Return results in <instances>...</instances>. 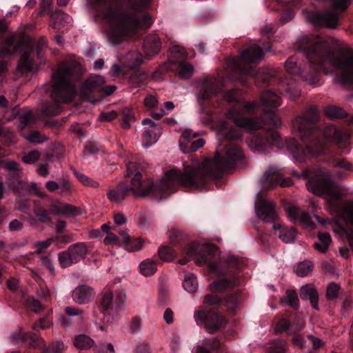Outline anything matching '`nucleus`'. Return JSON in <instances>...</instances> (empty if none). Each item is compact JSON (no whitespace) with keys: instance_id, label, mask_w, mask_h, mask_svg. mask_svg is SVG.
Wrapping results in <instances>:
<instances>
[{"instance_id":"nucleus-1","label":"nucleus","mask_w":353,"mask_h":353,"mask_svg":"<svg viewBox=\"0 0 353 353\" xmlns=\"http://www.w3.org/2000/svg\"><path fill=\"white\" fill-rule=\"evenodd\" d=\"M330 40L323 41L315 35L304 36L299 40V50L310 63L308 70H302L295 57H291L285 62L287 72L300 76L310 85H316L319 80L317 65L326 74H332L336 70L343 74L338 76L335 82L340 84H353V55L332 52Z\"/></svg>"},{"instance_id":"nucleus-2","label":"nucleus","mask_w":353,"mask_h":353,"mask_svg":"<svg viewBox=\"0 0 353 353\" xmlns=\"http://www.w3.org/2000/svg\"><path fill=\"white\" fill-rule=\"evenodd\" d=\"M147 3V0L139 6H129L130 10L119 8L114 0H88V4L94 13L96 21L104 23L107 27L108 41L117 46L134 35L140 29H147L153 23L147 14L139 15L136 10Z\"/></svg>"},{"instance_id":"nucleus-3","label":"nucleus","mask_w":353,"mask_h":353,"mask_svg":"<svg viewBox=\"0 0 353 353\" xmlns=\"http://www.w3.org/2000/svg\"><path fill=\"white\" fill-rule=\"evenodd\" d=\"M243 157L242 150L236 145L227 148L225 156L219 159L216 155L213 159L192 162L183 170L173 169L168 171L158 187L161 191H174L179 185L185 187L201 188L210 176H216L224 168L240 161Z\"/></svg>"},{"instance_id":"nucleus-4","label":"nucleus","mask_w":353,"mask_h":353,"mask_svg":"<svg viewBox=\"0 0 353 353\" xmlns=\"http://www.w3.org/2000/svg\"><path fill=\"white\" fill-rule=\"evenodd\" d=\"M319 117L316 105H311L302 115L292 121L293 133L299 136L304 142L308 152L312 155L323 154L328 141L342 144L347 135L335 126H329L323 132L313 128Z\"/></svg>"},{"instance_id":"nucleus-5","label":"nucleus","mask_w":353,"mask_h":353,"mask_svg":"<svg viewBox=\"0 0 353 353\" xmlns=\"http://www.w3.org/2000/svg\"><path fill=\"white\" fill-rule=\"evenodd\" d=\"M307 190L316 195H324L329 208L343 220L353 225V201H341L339 185L330 180V173L325 169H319L306 183ZM350 245L353 250V229L346 231Z\"/></svg>"},{"instance_id":"nucleus-6","label":"nucleus","mask_w":353,"mask_h":353,"mask_svg":"<svg viewBox=\"0 0 353 353\" xmlns=\"http://www.w3.org/2000/svg\"><path fill=\"white\" fill-rule=\"evenodd\" d=\"M74 70L73 64H63L53 73L51 97L54 102L42 105L43 115L57 114L61 111L59 103L68 102L73 98L75 90L71 81L74 76Z\"/></svg>"},{"instance_id":"nucleus-7","label":"nucleus","mask_w":353,"mask_h":353,"mask_svg":"<svg viewBox=\"0 0 353 353\" xmlns=\"http://www.w3.org/2000/svg\"><path fill=\"white\" fill-rule=\"evenodd\" d=\"M19 49L21 50V54L17 64V69L21 73H28L32 68V59L30 57L34 49L32 39L16 36L9 37L0 46V57H12Z\"/></svg>"},{"instance_id":"nucleus-8","label":"nucleus","mask_w":353,"mask_h":353,"mask_svg":"<svg viewBox=\"0 0 353 353\" xmlns=\"http://www.w3.org/2000/svg\"><path fill=\"white\" fill-rule=\"evenodd\" d=\"M259 104L256 102L246 103L241 110L231 109L227 114V117L234 122L236 127L243 128L251 132L263 128V123L259 119H247L244 117L245 113H251Z\"/></svg>"},{"instance_id":"nucleus-9","label":"nucleus","mask_w":353,"mask_h":353,"mask_svg":"<svg viewBox=\"0 0 353 353\" xmlns=\"http://www.w3.org/2000/svg\"><path fill=\"white\" fill-rule=\"evenodd\" d=\"M255 214L257 218L261 219L264 222L270 223L272 225L280 220L275 203L269 198L263 197L261 190L256 194Z\"/></svg>"},{"instance_id":"nucleus-10","label":"nucleus","mask_w":353,"mask_h":353,"mask_svg":"<svg viewBox=\"0 0 353 353\" xmlns=\"http://www.w3.org/2000/svg\"><path fill=\"white\" fill-rule=\"evenodd\" d=\"M194 318L197 325L205 323L209 333H214L225 325V318L214 310L201 309L194 312Z\"/></svg>"},{"instance_id":"nucleus-11","label":"nucleus","mask_w":353,"mask_h":353,"mask_svg":"<svg viewBox=\"0 0 353 353\" xmlns=\"http://www.w3.org/2000/svg\"><path fill=\"white\" fill-rule=\"evenodd\" d=\"M126 300V293L124 291L104 290L99 296L98 309L101 313L109 310H118L122 307Z\"/></svg>"},{"instance_id":"nucleus-12","label":"nucleus","mask_w":353,"mask_h":353,"mask_svg":"<svg viewBox=\"0 0 353 353\" xmlns=\"http://www.w3.org/2000/svg\"><path fill=\"white\" fill-rule=\"evenodd\" d=\"M88 253L85 243L79 242L70 245L67 250L58 254V259L62 268H68L83 260Z\"/></svg>"},{"instance_id":"nucleus-13","label":"nucleus","mask_w":353,"mask_h":353,"mask_svg":"<svg viewBox=\"0 0 353 353\" xmlns=\"http://www.w3.org/2000/svg\"><path fill=\"white\" fill-rule=\"evenodd\" d=\"M306 18L315 26H325L329 28H336L339 22V14L336 10L323 12L311 11L307 13Z\"/></svg>"},{"instance_id":"nucleus-14","label":"nucleus","mask_w":353,"mask_h":353,"mask_svg":"<svg viewBox=\"0 0 353 353\" xmlns=\"http://www.w3.org/2000/svg\"><path fill=\"white\" fill-rule=\"evenodd\" d=\"M141 177L140 172H136L131 179L130 186H128L130 195L134 198L151 196L154 193L155 186L154 184L152 183L145 184Z\"/></svg>"},{"instance_id":"nucleus-15","label":"nucleus","mask_w":353,"mask_h":353,"mask_svg":"<svg viewBox=\"0 0 353 353\" xmlns=\"http://www.w3.org/2000/svg\"><path fill=\"white\" fill-rule=\"evenodd\" d=\"M279 171V168L276 165H270L267 168L259 179V183L263 188H272L279 182L281 187H288L292 184V179L290 177L279 180L275 179L274 175Z\"/></svg>"},{"instance_id":"nucleus-16","label":"nucleus","mask_w":353,"mask_h":353,"mask_svg":"<svg viewBox=\"0 0 353 353\" xmlns=\"http://www.w3.org/2000/svg\"><path fill=\"white\" fill-rule=\"evenodd\" d=\"M142 124L145 125L143 132L145 143H143V146L148 148L158 141L161 128L159 124L148 118L143 119Z\"/></svg>"},{"instance_id":"nucleus-17","label":"nucleus","mask_w":353,"mask_h":353,"mask_svg":"<svg viewBox=\"0 0 353 353\" xmlns=\"http://www.w3.org/2000/svg\"><path fill=\"white\" fill-rule=\"evenodd\" d=\"M215 249L214 247L192 244L188 249V254L194 258L196 264L203 265L208 262Z\"/></svg>"},{"instance_id":"nucleus-18","label":"nucleus","mask_w":353,"mask_h":353,"mask_svg":"<svg viewBox=\"0 0 353 353\" xmlns=\"http://www.w3.org/2000/svg\"><path fill=\"white\" fill-rule=\"evenodd\" d=\"M241 61L240 58H232L229 61V64L234 68L239 69L242 76L254 78L256 84L259 81H266L270 77V74L264 69L255 71L252 68H241Z\"/></svg>"},{"instance_id":"nucleus-19","label":"nucleus","mask_w":353,"mask_h":353,"mask_svg":"<svg viewBox=\"0 0 353 353\" xmlns=\"http://www.w3.org/2000/svg\"><path fill=\"white\" fill-rule=\"evenodd\" d=\"M10 339L14 345L27 342L30 347L45 346L44 341L41 338H39L34 334L23 332L21 329L12 334L10 336Z\"/></svg>"},{"instance_id":"nucleus-20","label":"nucleus","mask_w":353,"mask_h":353,"mask_svg":"<svg viewBox=\"0 0 353 353\" xmlns=\"http://www.w3.org/2000/svg\"><path fill=\"white\" fill-rule=\"evenodd\" d=\"M272 228L275 234L278 233V237L285 243H294L298 235V232L294 227L286 226L281 219L274 223Z\"/></svg>"},{"instance_id":"nucleus-21","label":"nucleus","mask_w":353,"mask_h":353,"mask_svg":"<svg viewBox=\"0 0 353 353\" xmlns=\"http://www.w3.org/2000/svg\"><path fill=\"white\" fill-rule=\"evenodd\" d=\"M11 189L14 194L20 196L29 195L32 192L40 198H43L45 196V194L40 190L37 184L34 182L29 184L25 181H17L12 183Z\"/></svg>"},{"instance_id":"nucleus-22","label":"nucleus","mask_w":353,"mask_h":353,"mask_svg":"<svg viewBox=\"0 0 353 353\" xmlns=\"http://www.w3.org/2000/svg\"><path fill=\"white\" fill-rule=\"evenodd\" d=\"M78 208L59 201H54L49 205V213L54 215L73 217L77 215Z\"/></svg>"},{"instance_id":"nucleus-23","label":"nucleus","mask_w":353,"mask_h":353,"mask_svg":"<svg viewBox=\"0 0 353 353\" xmlns=\"http://www.w3.org/2000/svg\"><path fill=\"white\" fill-rule=\"evenodd\" d=\"M94 294V289L88 285H79L72 292L73 301L79 304L88 303Z\"/></svg>"},{"instance_id":"nucleus-24","label":"nucleus","mask_w":353,"mask_h":353,"mask_svg":"<svg viewBox=\"0 0 353 353\" xmlns=\"http://www.w3.org/2000/svg\"><path fill=\"white\" fill-rule=\"evenodd\" d=\"M105 81L102 76H92L85 81L81 85L79 93L87 95L95 91H102Z\"/></svg>"},{"instance_id":"nucleus-25","label":"nucleus","mask_w":353,"mask_h":353,"mask_svg":"<svg viewBox=\"0 0 353 353\" xmlns=\"http://www.w3.org/2000/svg\"><path fill=\"white\" fill-rule=\"evenodd\" d=\"M270 49L267 48L265 51L257 45H252L250 48L241 51V55L242 59L249 63H257L260 61L265 52H269Z\"/></svg>"},{"instance_id":"nucleus-26","label":"nucleus","mask_w":353,"mask_h":353,"mask_svg":"<svg viewBox=\"0 0 353 353\" xmlns=\"http://www.w3.org/2000/svg\"><path fill=\"white\" fill-rule=\"evenodd\" d=\"M300 296L302 299H309L312 307L314 310H319V294L312 284H307L300 289Z\"/></svg>"},{"instance_id":"nucleus-27","label":"nucleus","mask_w":353,"mask_h":353,"mask_svg":"<svg viewBox=\"0 0 353 353\" xmlns=\"http://www.w3.org/2000/svg\"><path fill=\"white\" fill-rule=\"evenodd\" d=\"M129 195L128 185L124 183L118 185L107 193L108 199L114 203H121Z\"/></svg>"},{"instance_id":"nucleus-28","label":"nucleus","mask_w":353,"mask_h":353,"mask_svg":"<svg viewBox=\"0 0 353 353\" xmlns=\"http://www.w3.org/2000/svg\"><path fill=\"white\" fill-rule=\"evenodd\" d=\"M145 53L148 56L157 54L161 49V41L159 37L155 34L149 35L143 43Z\"/></svg>"},{"instance_id":"nucleus-29","label":"nucleus","mask_w":353,"mask_h":353,"mask_svg":"<svg viewBox=\"0 0 353 353\" xmlns=\"http://www.w3.org/2000/svg\"><path fill=\"white\" fill-rule=\"evenodd\" d=\"M288 150L292 154L294 161L303 162L305 159V154L298 145L295 139L291 138L285 141Z\"/></svg>"},{"instance_id":"nucleus-30","label":"nucleus","mask_w":353,"mask_h":353,"mask_svg":"<svg viewBox=\"0 0 353 353\" xmlns=\"http://www.w3.org/2000/svg\"><path fill=\"white\" fill-rule=\"evenodd\" d=\"M236 283L237 279L236 277L233 276L231 279H225L214 281L211 284L210 288L211 290L214 292H223L234 288Z\"/></svg>"},{"instance_id":"nucleus-31","label":"nucleus","mask_w":353,"mask_h":353,"mask_svg":"<svg viewBox=\"0 0 353 353\" xmlns=\"http://www.w3.org/2000/svg\"><path fill=\"white\" fill-rule=\"evenodd\" d=\"M262 104L265 107L276 108L281 103V97L271 91L265 92L261 97Z\"/></svg>"},{"instance_id":"nucleus-32","label":"nucleus","mask_w":353,"mask_h":353,"mask_svg":"<svg viewBox=\"0 0 353 353\" xmlns=\"http://www.w3.org/2000/svg\"><path fill=\"white\" fill-rule=\"evenodd\" d=\"M319 241L314 244V248L321 253L327 251L328 247L332 241L331 236L328 233H318Z\"/></svg>"},{"instance_id":"nucleus-33","label":"nucleus","mask_w":353,"mask_h":353,"mask_svg":"<svg viewBox=\"0 0 353 353\" xmlns=\"http://www.w3.org/2000/svg\"><path fill=\"white\" fill-rule=\"evenodd\" d=\"M94 344V341L91 337L84 334L77 335L74 339V345L80 350L90 349Z\"/></svg>"},{"instance_id":"nucleus-34","label":"nucleus","mask_w":353,"mask_h":353,"mask_svg":"<svg viewBox=\"0 0 353 353\" xmlns=\"http://www.w3.org/2000/svg\"><path fill=\"white\" fill-rule=\"evenodd\" d=\"M198 136V134L193 132L190 129H185L183 131L179 141V146L182 152L187 151V148L192 141Z\"/></svg>"},{"instance_id":"nucleus-35","label":"nucleus","mask_w":353,"mask_h":353,"mask_svg":"<svg viewBox=\"0 0 353 353\" xmlns=\"http://www.w3.org/2000/svg\"><path fill=\"white\" fill-rule=\"evenodd\" d=\"M51 21L54 28H60L70 20V16L62 10H57L51 14Z\"/></svg>"},{"instance_id":"nucleus-36","label":"nucleus","mask_w":353,"mask_h":353,"mask_svg":"<svg viewBox=\"0 0 353 353\" xmlns=\"http://www.w3.org/2000/svg\"><path fill=\"white\" fill-rule=\"evenodd\" d=\"M281 303L288 305L294 309H298L299 301L296 292L293 290H287L285 296L281 299Z\"/></svg>"},{"instance_id":"nucleus-37","label":"nucleus","mask_w":353,"mask_h":353,"mask_svg":"<svg viewBox=\"0 0 353 353\" xmlns=\"http://www.w3.org/2000/svg\"><path fill=\"white\" fill-rule=\"evenodd\" d=\"M183 286L187 292L193 293L195 292L198 288V282L196 276L192 273L185 274Z\"/></svg>"},{"instance_id":"nucleus-38","label":"nucleus","mask_w":353,"mask_h":353,"mask_svg":"<svg viewBox=\"0 0 353 353\" xmlns=\"http://www.w3.org/2000/svg\"><path fill=\"white\" fill-rule=\"evenodd\" d=\"M221 90L220 88H217L214 85H205L198 94L197 98L199 100H208L210 99L213 95L217 94Z\"/></svg>"},{"instance_id":"nucleus-39","label":"nucleus","mask_w":353,"mask_h":353,"mask_svg":"<svg viewBox=\"0 0 353 353\" xmlns=\"http://www.w3.org/2000/svg\"><path fill=\"white\" fill-rule=\"evenodd\" d=\"M139 268L141 274L148 276L153 274L156 272L157 264L154 261L147 259L140 263Z\"/></svg>"},{"instance_id":"nucleus-40","label":"nucleus","mask_w":353,"mask_h":353,"mask_svg":"<svg viewBox=\"0 0 353 353\" xmlns=\"http://www.w3.org/2000/svg\"><path fill=\"white\" fill-rule=\"evenodd\" d=\"M220 347V342L216 339H205V346L199 345L196 353H208L211 350L218 349Z\"/></svg>"},{"instance_id":"nucleus-41","label":"nucleus","mask_w":353,"mask_h":353,"mask_svg":"<svg viewBox=\"0 0 353 353\" xmlns=\"http://www.w3.org/2000/svg\"><path fill=\"white\" fill-rule=\"evenodd\" d=\"M325 114L332 119H338L345 117L346 112L339 106L329 105L325 109Z\"/></svg>"},{"instance_id":"nucleus-42","label":"nucleus","mask_w":353,"mask_h":353,"mask_svg":"<svg viewBox=\"0 0 353 353\" xmlns=\"http://www.w3.org/2000/svg\"><path fill=\"white\" fill-rule=\"evenodd\" d=\"M127 66L130 68H136L143 63L142 55L137 52H129L126 55Z\"/></svg>"},{"instance_id":"nucleus-43","label":"nucleus","mask_w":353,"mask_h":353,"mask_svg":"<svg viewBox=\"0 0 353 353\" xmlns=\"http://www.w3.org/2000/svg\"><path fill=\"white\" fill-rule=\"evenodd\" d=\"M194 67L192 64L180 61L178 65V73L180 77L187 79L190 77L194 72Z\"/></svg>"},{"instance_id":"nucleus-44","label":"nucleus","mask_w":353,"mask_h":353,"mask_svg":"<svg viewBox=\"0 0 353 353\" xmlns=\"http://www.w3.org/2000/svg\"><path fill=\"white\" fill-rule=\"evenodd\" d=\"M248 145L249 147L254 152L265 153L268 151V145L258 138L249 141Z\"/></svg>"},{"instance_id":"nucleus-45","label":"nucleus","mask_w":353,"mask_h":353,"mask_svg":"<svg viewBox=\"0 0 353 353\" xmlns=\"http://www.w3.org/2000/svg\"><path fill=\"white\" fill-rule=\"evenodd\" d=\"M288 349V345L285 341L279 340L273 342L268 347L269 353H285Z\"/></svg>"},{"instance_id":"nucleus-46","label":"nucleus","mask_w":353,"mask_h":353,"mask_svg":"<svg viewBox=\"0 0 353 353\" xmlns=\"http://www.w3.org/2000/svg\"><path fill=\"white\" fill-rule=\"evenodd\" d=\"M75 175L78 180L85 186L91 187L93 188H97L99 186V183L98 181L89 178L84 174L75 172Z\"/></svg>"},{"instance_id":"nucleus-47","label":"nucleus","mask_w":353,"mask_h":353,"mask_svg":"<svg viewBox=\"0 0 353 353\" xmlns=\"http://www.w3.org/2000/svg\"><path fill=\"white\" fill-rule=\"evenodd\" d=\"M158 253L161 259L163 261H170L174 258L173 250L168 246L161 247L158 250Z\"/></svg>"},{"instance_id":"nucleus-48","label":"nucleus","mask_w":353,"mask_h":353,"mask_svg":"<svg viewBox=\"0 0 353 353\" xmlns=\"http://www.w3.org/2000/svg\"><path fill=\"white\" fill-rule=\"evenodd\" d=\"M313 265L310 261H303L299 264L296 274L300 276H305L308 274L312 270Z\"/></svg>"},{"instance_id":"nucleus-49","label":"nucleus","mask_w":353,"mask_h":353,"mask_svg":"<svg viewBox=\"0 0 353 353\" xmlns=\"http://www.w3.org/2000/svg\"><path fill=\"white\" fill-rule=\"evenodd\" d=\"M226 305L228 310L232 312H235L241 306V300L239 296L236 294L229 296L226 300Z\"/></svg>"},{"instance_id":"nucleus-50","label":"nucleus","mask_w":353,"mask_h":353,"mask_svg":"<svg viewBox=\"0 0 353 353\" xmlns=\"http://www.w3.org/2000/svg\"><path fill=\"white\" fill-rule=\"evenodd\" d=\"M35 216L38 218L39 221L44 223H50L52 221V219L50 216V214L46 210L43 208H37L34 210Z\"/></svg>"},{"instance_id":"nucleus-51","label":"nucleus","mask_w":353,"mask_h":353,"mask_svg":"<svg viewBox=\"0 0 353 353\" xmlns=\"http://www.w3.org/2000/svg\"><path fill=\"white\" fill-rule=\"evenodd\" d=\"M205 143V141L203 139L199 138L196 140L192 141V142L189 144L187 148V151H184L183 153L189 154L191 152H196L199 149L202 148Z\"/></svg>"},{"instance_id":"nucleus-52","label":"nucleus","mask_w":353,"mask_h":353,"mask_svg":"<svg viewBox=\"0 0 353 353\" xmlns=\"http://www.w3.org/2000/svg\"><path fill=\"white\" fill-rule=\"evenodd\" d=\"M125 249L130 252L139 250L142 247V241L140 239H131L125 245Z\"/></svg>"},{"instance_id":"nucleus-53","label":"nucleus","mask_w":353,"mask_h":353,"mask_svg":"<svg viewBox=\"0 0 353 353\" xmlns=\"http://www.w3.org/2000/svg\"><path fill=\"white\" fill-rule=\"evenodd\" d=\"M268 142H271L272 143L276 145L278 148L282 147L283 143H282V141H281V137L280 134L278 132H276L275 130L268 132Z\"/></svg>"},{"instance_id":"nucleus-54","label":"nucleus","mask_w":353,"mask_h":353,"mask_svg":"<svg viewBox=\"0 0 353 353\" xmlns=\"http://www.w3.org/2000/svg\"><path fill=\"white\" fill-rule=\"evenodd\" d=\"M265 119L268 122L274 127H279L281 125L282 122L281 119L273 112L266 110Z\"/></svg>"},{"instance_id":"nucleus-55","label":"nucleus","mask_w":353,"mask_h":353,"mask_svg":"<svg viewBox=\"0 0 353 353\" xmlns=\"http://www.w3.org/2000/svg\"><path fill=\"white\" fill-rule=\"evenodd\" d=\"M30 142L35 143H41L47 140L46 136L42 135L38 132H33L26 137Z\"/></svg>"},{"instance_id":"nucleus-56","label":"nucleus","mask_w":353,"mask_h":353,"mask_svg":"<svg viewBox=\"0 0 353 353\" xmlns=\"http://www.w3.org/2000/svg\"><path fill=\"white\" fill-rule=\"evenodd\" d=\"M40 153L37 150L30 151L26 155L23 156V161L26 163L32 164L35 163L39 158Z\"/></svg>"},{"instance_id":"nucleus-57","label":"nucleus","mask_w":353,"mask_h":353,"mask_svg":"<svg viewBox=\"0 0 353 353\" xmlns=\"http://www.w3.org/2000/svg\"><path fill=\"white\" fill-rule=\"evenodd\" d=\"M134 120V117L132 112L130 111L124 112L121 123L122 128L124 129H129Z\"/></svg>"},{"instance_id":"nucleus-58","label":"nucleus","mask_w":353,"mask_h":353,"mask_svg":"<svg viewBox=\"0 0 353 353\" xmlns=\"http://www.w3.org/2000/svg\"><path fill=\"white\" fill-rule=\"evenodd\" d=\"M285 211L288 213V217L294 221L298 218L299 211V208L294 205H288L285 207Z\"/></svg>"},{"instance_id":"nucleus-59","label":"nucleus","mask_w":353,"mask_h":353,"mask_svg":"<svg viewBox=\"0 0 353 353\" xmlns=\"http://www.w3.org/2000/svg\"><path fill=\"white\" fill-rule=\"evenodd\" d=\"M32 121V116L31 112L28 111L24 114H23L20 117V124L19 127L21 130H23L28 124L30 123Z\"/></svg>"},{"instance_id":"nucleus-60","label":"nucleus","mask_w":353,"mask_h":353,"mask_svg":"<svg viewBox=\"0 0 353 353\" xmlns=\"http://www.w3.org/2000/svg\"><path fill=\"white\" fill-rule=\"evenodd\" d=\"M290 327V322L287 319H283L278 322L274 331L276 334L284 331H288Z\"/></svg>"},{"instance_id":"nucleus-61","label":"nucleus","mask_w":353,"mask_h":353,"mask_svg":"<svg viewBox=\"0 0 353 353\" xmlns=\"http://www.w3.org/2000/svg\"><path fill=\"white\" fill-rule=\"evenodd\" d=\"M339 290V286L334 283H330L327 288L326 296L329 299H334L336 296L338 291Z\"/></svg>"},{"instance_id":"nucleus-62","label":"nucleus","mask_w":353,"mask_h":353,"mask_svg":"<svg viewBox=\"0 0 353 353\" xmlns=\"http://www.w3.org/2000/svg\"><path fill=\"white\" fill-rule=\"evenodd\" d=\"M225 137L230 140H236L242 137V134L236 127H231Z\"/></svg>"},{"instance_id":"nucleus-63","label":"nucleus","mask_w":353,"mask_h":353,"mask_svg":"<svg viewBox=\"0 0 353 353\" xmlns=\"http://www.w3.org/2000/svg\"><path fill=\"white\" fill-rule=\"evenodd\" d=\"M98 152V148L95 144L92 142H88L85 145L83 151V157L85 158L90 155H93Z\"/></svg>"},{"instance_id":"nucleus-64","label":"nucleus","mask_w":353,"mask_h":353,"mask_svg":"<svg viewBox=\"0 0 353 353\" xmlns=\"http://www.w3.org/2000/svg\"><path fill=\"white\" fill-rule=\"evenodd\" d=\"M131 331L133 333L139 332L141 329V319L139 316L132 318L130 323Z\"/></svg>"}]
</instances>
